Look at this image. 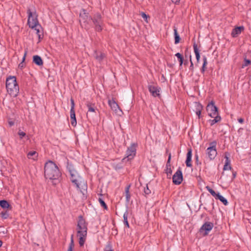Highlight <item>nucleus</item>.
Here are the masks:
<instances>
[{
  "label": "nucleus",
  "mask_w": 251,
  "mask_h": 251,
  "mask_svg": "<svg viewBox=\"0 0 251 251\" xmlns=\"http://www.w3.org/2000/svg\"><path fill=\"white\" fill-rule=\"evenodd\" d=\"M61 173L57 165L52 161L49 160L44 165V175L46 178L59 181Z\"/></svg>",
  "instance_id": "1"
},
{
  "label": "nucleus",
  "mask_w": 251,
  "mask_h": 251,
  "mask_svg": "<svg viewBox=\"0 0 251 251\" xmlns=\"http://www.w3.org/2000/svg\"><path fill=\"white\" fill-rule=\"evenodd\" d=\"M6 88L8 93L13 97L17 96L19 91V87L14 76H9L6 80Z\"/></svg>",
  "instance_id": "2"
},
{
  "label": "nucleus",
  "mask_w": 251,
  "mask_h": 251,
  "mask_svg": "<svg viewBox=\"0 0 251 251\" xmlns=\"http://www.w3.org/2000/svg\"><path fill=\"white\" fill-rule=\"evenodd\" d=\"M79 18L80 26L87 31L90 29L92 27V24H91L92 16L89 15V13L87 12L86 9H81L79 14Z\"/></svg>",
  "instance_id": "3"
},
{
  "label": "nucleus",
  "mask_w": 251,
  "mask_h": 251,
  "mask_svg": "<svg viewBox=\"0 0 251 251\" xmlns=\"http://www.w3.org/2000/svg\"><path fill=\"white\" fill-rule=\"evenodd\" d=\"M27 14L28 15L27 25L29 27L32 29L35 28L36 26H39L41 28V25L39 24L38 20V14L36 13L34 8L31 9L28 8L27 10Z\"/></svg>",
  "instance_id": "4"
},
{
  "label": "nucleus",
  "mask_w": 251,
  "mask_h": 251,
  "mask_svg": "<svg viewBox=\"0 0 251 251\" xmlns=\"http://www.w3.org/2000/svg\"><path fill=\"white\" fill-rule=\"evenodd\" d=\"M92 21L94 26L95 30L97 32H101L102 30L103 20L102 17L100 13H96L93 17L91 21Z\"/></svg>",
  "instance_id": "5"
},
{
  "label": "nucleus",
  "mask_w": 251,
  "mask_h": 251,
  "mask_svg": "<svg viewBox=\"0 0 251 251\" xmlns=\"http://www.w3.org/2000/svg\"><path fill=\"white\" fill-rule=\"evenodd\" d=\"M137 147V144H131L130 146L127 148L126 151V156L122 159L121 162H124L132 159L136 155Z\"/></svg>",
  "instance_id": "6"
},
{
  "label": "nucleus",
  "mask_w": 251,
  "mask_h": 251,
  "mask_svg": "<svg viewBox=\"0 0 251 251\" xmlns=\"http://www.w3.org/2000/svg\"><path fill=\"white\" fill-rule=\"evenodd\" d=\"M217 142L213 141L210 143V146L206 149V154L210 160L214 159L217 154L216 149Z\"/></svg>",
  "instance_id": "7"
},
{
  "label": "nucleus",
  "mask_w": 251,
  "mask_h": 251,
  "mask_svg": "<svg viewBox=\"0 0 251 251\" xmlns=\"http://www.w3.org/2000/svg\"><path fill=\"white\" fill-rule=\"evenodd\" d=\"M206 111L208 112V115L210 117H213L215 115L218 114V108L215 105V102L211 100L206 106Z\"/></svg>",
  "instance_id": "8"
},
{
  "label": "nucleus",
  "mask_w": 251,
  "mask_h": 251,
  "mask_svg": "<svg viewBox=\"0 0 251 251\" xmlns=\"http://www.w3.org/2000/svg\"><path fill=\"white\" fill-rule=\"evenodd\" d=\"M214 226L212 223L210 222H205L199 229V232L202 234L203 236H207L209 231L212 230Z\"/></svg>",
  "instance_id": "9"
},
{
  "label": "nucleus",
  "mask_w": 251,
  "mask_h": 251,
  "mask_svg": "<svg viewBox=\"0 0 251 251\" xmlns=\"http://www.w3.org/2000/svg\"><path fill=\"white\" fill-rule=\"evenodd\" d=\"M88 223L84 219L82 215H80L78 217L77 222V231H86L88 230Z\"/></svg>",
  "instance_id": "10"
},
{
  "label": "nucleus",
  "mask_w": 251,
  "mask_h": 251,
  "mask_svg": "<svg viewBox=\"0 0 251 251\" xmlns=\"http://www.w3.org/2000/svg\"><path fill=\"white\" fill-rule=\"evenodd\" d=\"M172 179L173 182L175 185H179L182 183L183 178L180 167H179L176 172L173 175Z\"/></svg>",
  "instance_id": "11"
},
{
  "label": "nucleus",
  "mask_w": 251,
  "mask_h": 251,
  "mask_svg": "<svg viewBox=\"0 0 251 251\" xmlns=\"http://www.w3.org/2000/svg\"><path fill=\"white\" fill-rule=\"evenodd\" d=\"M148 88L152 96L153 97H158L159 98H161V95L160 94L161 90L160 87L157 86L149 85Z\"/></svg>",
  "instance_id": "12"
},
{
  "label": "nucleus",
  "mask_w": 251,
  "mask_h": 251,
  "mask_svg": "<svg viewBox=\"0 0 251 251\" xmlns=\"http://www.w3.org/2000/svg\"><path fill=\"white\" fill-rule=\"evenodd\" d=\"M77 236L79 237L78 243L80 247H83L86 240L87 230L77 231Z\"/></svg>",
  "instance_id": "13"
},
{
  "label": "nucleus",
  "mask_w": 251,
  "mask_h": 251,
  "mask_svg": "<svg viewBox=\"0 0 251 251\" xmlns=\"http://www.w3.org/2000/svg\"><path fill=\"white\" fill-rule=\"evenodd\" d=\"M87 108H88V112L87 113V117H88L89 114L88 112H92L95 115L97 114V111H98V109L97 108V107L95 105V103H92L90 102L87 101L86 104Z\"/></svg>",
  "instance_id": "14"
},
{
  "label": "nucleus",
  "mask_w": 251,
  "mask_h": 251,
  "mask_svg": "<svg viewBox=\"0 0 251 251\" xmlns=\"http://www.w3.org/2000/svg\"><path fill=\"white\" fill-rule=\"evenodd\" d=\"M192 156V150L191 148H188L187 153L186 154V159L185 161L186 165L187 167H191L192 164L191 163Z\"/></svg>",
  "instance_id": "15"
},
{
  "label": "nucleus",
  "mask_w": 251,
  "mask_h": 251,
  "mask_svg": "<svg viewBox=\"0 0 251 251\" xmlns=\"http://www.w3.org/2000/svg\"><path fill=\"white\" fill-rule=\"evenodd\" d=\"M94 56L99 62L100 63L106 58V54L100 51L95 50L94 53Z\"/></svg>",
  "instance_id": "16"
},
{
  "label": "nucleus",
  "mask_w": 251,
  "mask_h": 251,
  "mask_svg": "<svg viewBox=\"0 0 251 251\" xmlns=\"http://www.w3.org/2000/svg\"><path fill=\"white\" fill-rule=\"evenodd\" d=\"M229 155L230 154L227 152H226L225 153V158H226V161L223 168L224 171H226L227 170H232V168L230 165V160L228 157Z\"/></svg>",
  "instance_id": "17"
},
{
  "label": "nucleus",
  "mask_w": 251,
  "mask_h": 251,
  "mask_svg": "<svg viewBox=\"0 0 251 251\" xmlns=\"http://www.w3.org/2000/svg\"><path fill=\"white\" fill-rule=\"evenodd\" d=\"M33 63L39 67H42L44 64V62L41 56L38 55H35L33 56Z\"/></svg>",
  "instance_id": "18"
},
{
  "label": "nucleus",
  "mask_w": 251,
  "mask_h": 251,
  "mask_svg": "<svg viewBox=\"0 0 251 251\" xmlns=\"http://www.w3.org/2000/svg\"><path fill=\"white\" fill-rule=\"evenodd\" d=\"M244 28L243 26H237L232 29L231 36L233 37H236L244 30Z\"/></svg>",
  "instance_id": "19"
},
{
  "label": "nucleus",
  "mask_w": 251,
  "mask_h": 251,
  "mask_svg": "<svg viewBox=\"0 0 251 251\" xmlns=\"http://www.w3.org/2000/svg\"><path fill=\"white\" fill-rule=\"evenodd\" d=\"M0 206L3 209L12 210V207L9 203L5 200H0Z\"/></svg>",
  "instance_id": "20"
},
{
  "label": "nucleus",
  "mask_w": 251,
  "mask_h": 251,
  "mask_svg": "<svg viewBox=\"0 0 251 251\" xmlns=\"http://www.w3.org/2000/svg\"><path fill=\"white\" fill-rule=\"evenodd\" d=\"M193 48H194V51L195 54L196 55L197 62L198 63H199L200 61V57H201L200 52V50H199V49L198 48V45L195 42H194L193 43Z\"/></svg>",
  "instance_id": "21"
},
{
  "label": "nucleus",
  "mask_w": 251,
  "mask_h": 251,
  "mask_svg": "<svg viewBox=\"0 0 251 251\" xmlns=\"http://www.w3.org/2000/svg\"><path fill=\"white\" fill-rule=\"evenodd\" d=\"M202 109L203 106L200 103H197L196 113L199 119H201L202 117V116L201 115V111Z\"/></svg>",
  "instance_id": "22"
},
{
  "label": "nucleus",
  "mask_w": 251,
  "mask_h": 251,
  "mask_svg": "<svg viewBox=\"0 0 251 251\" xmlns=\"http://www.w3.org/2000/svg\"><path fill=\"white\" fill-rule=\"evenodd\" d=\"M70 119L72 126L74 127L76 125V119L75 111H70Z\"/></svg>",
  "instance_id": "23"
},
{
  "label": "nucleus",
  "mask_w": 251,
  "mask_h": 251,
  "mask_svg": "<svg viewBox=\"0 0 251 251\" xmlns=\"http://www.w3.org/2000/svg\"><path fill=\"white\" fill-rule=\"evenodd\" d=\"M174 31L175 44H177L180 42L181 38L180 37V36L177 32V28L176 26H174Z\"/></svg>",
  "instance_id": "24"
},
{
  "label": "nucleus",
  "mask_w": 251,
  "mask_h": 251,
  "mask_svg": "<svg viewBox=\"0 0 251 251\" xmlns=\"http://www.w3.org/2000/svg\"><path fill=\"white\" fill-rule=\"evenodd\" d=\"M108 104L111 108L114 111H117V109L119 107L118 104L113 100H108Z\"/></svg>",
  "instance_id": "25"
},
{
  "label": "nucleus",
  "mask_w": 251,
  "mask_h": 251,
  "mask_svg": "<svg viewBox=\"0 0 251 251\" xmlns=\"http://www.w3.org/2000/svg\"><path fill=\"white\" fill-rule=\"evenodd\" d=\"M131 184H129L128 185H127L125 188V194H126V201L127 202H129L130 200V194L129 193V189L130 188Z\"/></svg>",
  "instance_id": "26"
},
{
  "label": "nucleus",
  "mask_w": 251,
  "mask_h": 251,
  "mask_svg": "<svg viewBox=\"0 0 251 251\" xmlns=\"http://www.w3.org/2000/svg\"><path fill=\"white\" fill-rule=\"evenodd\" d=\"M175 56L177 58L179 63V67H181L184 62V57L180 53L177 52L175 54Z\"/></svg>",
  "instance_id": "27"
},
{
  "label": "nucleus",
  "mask_w": 251,
  "mask_h": 251,
  "mask_svg": "<svg viewBox=\"0 0 251 251\" xmlns=\"http://www.w3.org/2000/svg\"><path fill=\"white\" fill-rule=\"evenodd\" d=\"M216 200H220L225 205H227L228 204V201L223 196L221 195L219 193H218V195L217 197L216 198Z\"/></svg>",
  "instance_id": "28"
},
{
  "label": "nucleus",
  "mask_w": 251,
  "mask_h": 251,
  "mask_svg": "<svg viewBox=\"0 0 251 251\" xmlns=\"http://www.w3.org/2000/svg\"><path fill=\"white\" fill-rule=\"evenodd\" d=\"M128 215V212L126 210L123 215L124 223L125 226L128 228L129 227V225L127 221V217Z\"/></svg>",
  "instance_id": "29"
},
{
  "label": "nucleus",
  "mask_w": 251,
  "mask_h": 251,
  "mask_svg": "<svg viewBox=\"0 0 251 251\" xmlns=\"http://www.w3.org/2000/svg\"><path fill=\"white\" fill-rule=\"evenodd\" d=\"M203 64L201 69V72L204 74L206 69V65L207 64V58L205 56H203Z\"/></svg>",
  "instance_id": "30"
},
{
  "label": "nucleus",
  "mask_w": 251,
  "mask_h": 251,
  "mask_svg": "<svg viewBox=\"0 0 251 251\" xmlns=\"http://www.w3.org/2000/svg\"><path fill=\"white\" fill-rule=\"evenodd\" d=\"M27 53V50L26 49L25 51V53H24V56L23 57L22 61L19 64V66H18L19 68H20L21 70L23 69L25 66V64H24V62L25 61L26 55Z\"/></svg>",
  "instance_id": "31"
},
{
  "label": "nucleus",
  "mask_w": 251,
  "mask_h": 251,
  "mask_svg": "<svg viewBox=\"0 0 251 251\" xmlns=\"http://www.w3.org/2000/svg\"><path fill=\"white\" fill-rule=\"evenodd\" d=\"M37 156H38V153L36 151H29L27 154V156L29 159H34V157H37Z\"/></svg>",
  "instance_id": "32"
},
{
  "label": "nucleus",
  "mask_w": 251,
  "mask_h": 251,
  "mask_svg": "<svg viewBox=\"0 0 251 251\" xmlns=\"http://www.w3.org/2000/svg\"><path fill=\"white\" fill-rule=\"evenodd\" d=\"M171 153H169V155H168V160L167 161L166 165V169L165 170L171 169Z\"/></svg>",
  "instance_id": "33"
},
{
  "label": "nucleus",
  "mask_w": 251,
  "mask_h": 251,
  "mask_svg": "<svg viewBox=\"0 0 251 251\" xmlns=\"http://www.w3.org/2000/svg\"><path fill=\"white\" fill-rule=\"evenodd\" d=\"M75 244L73 239V235H72L71 238V242L69 244V248L68 249L67 251H73V249L74 248Z\"/></svg>",
  "instance_id": "34"
},
{
  "label": "nucleus",
  "mask_w": 251,
  "mask_h": 251,
  "mask_svg": "<svg viewBox=\"0 0 251 251\" xmlns=\"http://www.w3.org/2000/svg\"><path fill=\"white\" fill-rule=\"evenodd\" d=\"M1 217L3 219H6L8 218L9 214L7 210H3L0 213Z\"/></svg>",
  "instance_id": "35"
},
{
  "label": "nucleus",
  "mask_w": 251,
  "mask_h": 251,
  "mask_svg": "<svg viewBox=\"0 0 251 251\" xmlns=\"http://www.w3.org/2000/svg\"><path fill=\"white\" fill-rule=\"evenodd\" d=\"M99 201L100 203V205L101 207H102L104 209L107 210L108 207L106 205V203L104 202V201L101 199L99 198Z\"/></svg>",
  "instance_id": "36"
},
{
  "label": "nucleus",
  "mask_w": 251,
  "mask_h": 251,
  "mask_svg": "<svg viewBox=\"0 0 251 251\" xmlns=\"http://www.w3.org/2000/svg\"><path fill=\"white\" fill-rule=\"evenodd\" d=\"M251 64V60L250 59H247L246 56L244 58V63L242 64V67L247 66Z\"/></svg>",
  "instance_id": "37"
},
{
  "label": "nucleus",
  "mask_w": 251,
  "mask_h": 251,
  "mask_svg": "<svg viewBox=\"0 0 251 251\" xmlns=\"http://www.w3.org/2000/svg\"><path fill=\"white\" fill-rule=\"evenodd\" d=\"M41 28L39 26H36L35 28H34L36 31V34L38 35V38L40 39L41 38V34H40L41 33V31L40 30Z\"/></svg>",
  "instance_id": "38"
},
{
  "label": "nucleus",
  "mask_w": 251,
  "mask_h": 251,
  "mask_svg": "<svg viewBox=\"0 0 251 251\" xmlns=\"http://www.w3.org/2000/svg\"><path fill=\"white\" fill-rule=\"evenodd\" d=\"M70 101H71L70 111H75V101L72 97L71 98Z\"/></svg>",
  "instance_id": "39"
},
{
  "label": "nucleus",
  "mask_w": 251,
  "mask_h": 251,
  "mask_svg": "<svg viewBox=\"0 0 251 251\" xmlns=\"http://www.w3.org/2000/svg\"><path fill=\"white\" fill-rule=\"evenodd\" d=\"M72 183H73L76 187L77 188L79 189V184L78 182V180H77L76 178H72V180H71Z\"/></svg>",
  "instance_id": "40"
},
{
  "label": "nucleus",
  "mask_w": 251,
  "mask_h": 251,
  "mask_svg": "<svg viewBox=\"0 0 251 251\" xmlns=\"http://www.w3.org/2000/svg\"><path fill=\"white\" fill-rule=\"evenodd\" d=\"M144 191L145 195L146 196L149 195V194H150L151 193V191L149 189L148 184H147L146 187L144 188Z\"/></svg>",
  "instance_id": "41"
},
{
  "label": "nucleus",
  "mask_w": 251,
  "mask_h": 251,
  "mask_svg": "<svg viewBox=\"0 0 251 251\" xmlns=\"http://www.w3.org/2000/svg\"><path fill=\"white\" fill-rule=\"evenodd\" d=\"M122 162H121V163H119L117 164H116L115 166H114V169L115 170H121L122 169H123V166L122 165Z\"/></svg>",
  "instance_id": "42"
},
{
  "label": "nucleus",
  "mask_w": 251,
  "mask_h": 251,
  "mask_svg": "<svg viewBox=\"0 0 251 251\" xmlns=\"http://www.w3.org/2000/svg\"><path fill=\"white\" fill-rule=\"evenodd\" d=\"M104 251H114V250L112 249V246L110 243H108L106 246V247L104 249Z\"/></svg>",
  "instance_id": "43"
},
{
  "label": "nucleus",
  "mask_w": 251,
  "mask_h": 251,
  "mask_svg": "<svg viewBox=\"0 0 251 251\" xmlns=\"http://www.w3.org/2000/svg\"><path fill=\"white\" fill-rule=\"evenodd\" d=\"M212 118H214V120L216 121L217 123L221 121V117L220 116H219V113L215 115V116L214 117H213Z\"/></svg>",
  "instance_id": "44"
},
{
  "label": "nucleus",
  "mask_w": 251,
  "mask_h": 251,
  "mask_svg": "<svg viewBox=\"0 0 251 251\" xmlns=\"http://www.w3.org/2000/svg\"><path fill=\"white\" fill-rule=\"evenodd\" d=\"M141 16H142V17L147 22H148V21H147V19L148 18H150V16L148 15H147L144 12H142L141 13Z\"/></svg>",
  "instance_id": "45"
},
{
  "label": "nucleus",
  "mask_w": 251,
  "mask_h": 251,
  "mask_svg": "<svg viewBox=\"0 0 251 251\" xmlns=\"http://www.w3.org/2000/svg\"><path fill=\"white\" fill-rule=\"evenodd\" d=\"M18 134L20 136L21 139H22L24 137H25L26 135V133L24 131H22L21 130H19Z\"/></svg>",
  "instance_id": "46"
},
{
  "label": "nucleus",
  "mask_w": 251,
  "mask_h": 251,
  "mask_svg": "<svg viewBox=\"0 0 251 251\" xmlns=\"http://www.w3.org/2000/svg\"><path fill=\"white\" fill-rule=\"evenodd\" d=\"M165 173L167 175L168 178H171V176L172 174V169L165 170Z\"/></svg>",
  "instance_id": "47"
},
{
  "label": "nucleus",
  "mask_w": 251,
  "mask_h": 251,
  "mask_svg": "<svg viewBox=\"0 0 251 251\" xmlns=\"http://www.w3.org/2000/svg\"><path fill=\"white\" fill-rule=\"evenodd\" d=\"M189 58H190V63H191L190 66L189 67V69L192 72H193V70H194V64H193V62L192 61L191 55H190Z\"/></svg>",
  "instance_id": "48"
},
{
  "label": "nucleus",
  "mask_w": 251,
  "mask_h": 251,
  "mask_svg": "<svg viewBox=\"0 0 251 251\" xmlns=\"http://www.w3.org/2000/svg\"><path fill=\"white\" fill-rule=\"evenodd\" d=\"M195 160H196V164L197 165H201V163L199 160V156H198L197 153H196L195 154Z\"/></svg>",
  "instance_id": "49"
},
{
  "label": "nucleus",
  "mask_w": 251,
  "mask_h": 251,
  "mask_svg": "<svg viewBox=\"0 0 251 251\" xmlns=\"http://www.w3.org/2000/svg\"><path fill=\"white\" fill-rule=\"evenodd\" d=\"M69 172H70V175H71V178H70L71 180H72V178H76V176L73 173V171L72 170H69Z\"/></svg>",
  "instance_id": "50"
},
{
  "label": "nucleus",
  "mask_w": 251,
  "mask_h": 251,
  "mask_svg": "<svg viewBox=\"0 0 251 251\" xmlns=\"http://www.w3.org/2000/svg\"><path fill=\"white\" fill-rule=\"evenodd\" d=\"M210 193L215 199L217 197V195H218V193H216L215 191L214 190H212Z\"/></svg>",
  "instance_id": "51"
},
{
  "label": "nucleus",
  "mask_w": 251,
  "mask_h": 251,
  "mask_svg": "<svg viewBox=\"0 0 251 251\" xmlns=\"http://www.w3.org/2000/svg\"><path fill=\"white\" fill-rule=\"evenodd\" d=\"M208 122L210 123V126H213L214 124H215L216 123H217L216 122V121L213 119V120H208Z\"/></svg>",
  "instance_id": "52"
},
{
  "label": "nucleus",
  "mask_w": 251,
  "mask_h": 251,
  "mask_svg": "<svg viewBox=\"0 0 251 251\" xmlns=\"http://www.w3.org/2000/svg\"><path fill=\"white\" fill-rule=\"evenodd\" d=\"M232 170V180H233V179L236 177V174H236V172H235V171H234L233 170V169H232V170Z\"/></svg>",
  "instance_id": "53"
},
{
  "label": "nucleus",
  "mask_w": 251,
  "mask_h": 251,
  "mask_svg": "<svg viewBox=\"0 0 251 251\" xmlns=\"http://www.w3.org/2000/svg\"><path fill=\"white\" fill-rule=\"evenodd\" d=\"M238 121L240 123L243 124L244 122V119L242 118H240L238 119Z\"/></svg>",
  "instance_id": "54"
},
{
  "label": "nucleus",
  "mask_w": 251,
  "mask_h": 251,
  "mask_svg": "<svg viewBox=\"0 0 251 251\" xmlns=\"http://www.w3.org/2000/svg\"><path fill=\"white\" fill-rule=\"evenodd\" d=\"M184 64V66H187L188 65V61L187 59H186V60H184V62H183V63Z\"/></svg>",
  "instance_id": "55"
},
{
  "label": "nucleus",
  "mask_w": 251,
  "mask_h": 251,
  "mask_svg": "<svg viewBox=\"0 0 251 251\" xmlns=\"http://www.w3.org/2000/svg\"><path fill=\"white\" fill-rule=\"evenodd\" d=\"M206 189L208 190V191L210 193L211 191L213 190L212 188H211L209 186H207L206 187Z\"/></svg>",
  "instance_id": "56"
},
{
  "label": "nucleus",
  "mask_w": 251,
  "mask_h": 251,
  "mask_svg": "<svg viewBox=\"0 0 251 251\" xmlns=\"http://www.w3.org/2000/svg\"><path fill=\"white\" fill-rule=\"evenodd\" d=\"M173 3H177L179 2L180 0H171Z\"/></svg>",
  "instance_id": "57"
},
{
  "label": "nucleus",
  "mask_w": 251,
  "mask_h": 251,
  "mask_svg": "<svg viewBox=\"0 0 251 251\" xmlns=\"http://www.w3.org/2000/svg\"><path fill=\"white\" fill-rule=\"evenodd\" d=\"M8 123H9V125H10V126H12L14 124V122L13 121H10L8 122Z\"/></svg>",
  "instance_id": "58"
},
{
  "label": "nucleus",
  "mask_w": 251,
  "mask_h": 251,
  "mask_svg": "<svg viewBox=\"0 0 251 251\" xmlns=\"http://www.w3.org/2000/svg\"><path fill=\"white\" fill-rule=\"evenodd\" d=\"M224 176V172H223L222 174V176H221L220 177V179H221L222 178V177Z\"/></svg>",
  "instance_id": "59"
},
{
  "label": "nucleus",
  "mask_w": 251,
  "mask_h": 251,
  "mask_svg": "<svg viewBox=\"0 0 251 251\" xmlns=\"http://www.w3.org/2000/svg\"><path fill=\"white\" fill-rule=\"evenodd\" d=\"M167 65H168V66H169V67H172V65L169 64L168 63L167 64Z\"/></svg>",
  "instance_id": "60"
},
{
  "label": "nucleus",
  "mask_w": 251,
  "mask_h": 251,
  "mask_svg": "<svg viewBox=\"0 0 251 251\" xmlns=\"http://www.w3.org/2000/svg\"><path fill=\"white\" fill-rule=\"evenodd\" d=\"M2 244V241L1 240H0V247L1 246Z\"/></svg>",
  "instance_id": "61"
},
{
  "label": "nucleus",
  "mask_w": 251,
  "mask_h": 251,
  "mask_svg": "<svg viewBox=\"0 0 251 251\" xmlns=\"http://www.w3.org/2000/svg\"><path fill=\"white\" fill-rule=\"evenodd\" d=\"M247 220L249 221V223H251L250 221V219H248V218H247Z\"/></svg>",
  "instance_id": "62"
},
{
  "label": "nucleus",
  "mask_w": 251,
  "mask_h": 251,
  "mask_svg": "<svg viewBox=\"0 0 251 251\" xmlns=\"http://www.w3.org/2000/svg\"><path fill=\"white\" fill-rule=\"evenodd\" d=\"M169 151V150L168 149H166V153H168Z\"/></svg>",
  "instance_id": "63"
}]
</instances>
